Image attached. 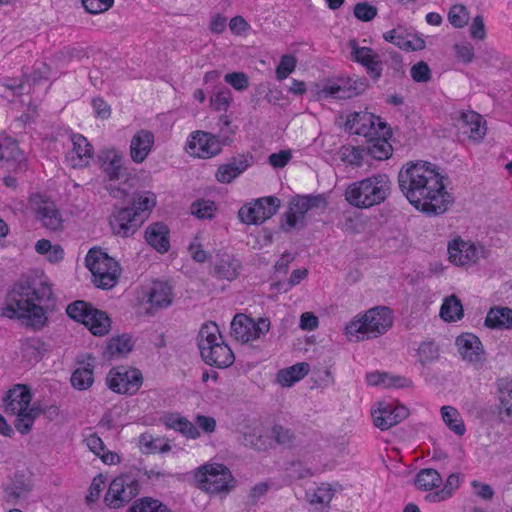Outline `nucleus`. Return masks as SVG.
Wrapping results in <instances>:
<instances>
[{
  "instance_id": "1",
  "label": "nucleus",
  "mask_w": 512,
  "mask_h": 512,
  "mask_svg": "<svg viewBox=\"0 0 512 512\" xmlns=\"http://www.w3.org/2000/svg\"><path fill=\"white\" fill-rule=\"evenodd\" d=\"M443 179L436 165L423 161L409 162L398 173V186L415 209L428 216H438L454 203Z\"/></svg>"
},
{
  "instance_id": "2",
  "label": "nucleus",
  "mask_w": 512,
  "mask_h": 512,
  "mask_svg": "<svg viewBox=\"0 0 512 512\" xmlns=\"http://www.w3.org/2000/svg\"><path fill=\"white\" fill-rule=\"evenodd\" d=\"M391 180L383 173L350 183L344 192L345 200L358 209H368L383 203L391 193Z\"/></svg>"
},
{
  "instance_id": "3",
  "label": "nucleus",
  "mask_w": 512,
  "mask_h": 512,
  "mask_svg": "<svg viewBox=\"0 0 512 512\" xmlns=\"http://www.w3.org/2000/svg\"><path fill=\"white\" fill-rule=\"evenodd\" d=\"M197 342L201 358L207 365L227 368L234 363L235 356L224 342L216 323H204L199 330Z\"/></svg>"
},
{
  "instance_id": "4",
  "label": "nucleus",
  "mask_w": 512,
  "mask_h": 512,
  "mask_svg": "<svg viewBox=\"0 0 512 512\" xmlns=\"http://www.w3.org/2000/svg\"><path fill=\"white\" fill-rule=\"evenodd\" d=\"M393 324L392 312L387 307H374L345 327L350 340L363 341L385 334Z\"/></svg>"
},
{
  "instance_id": "5",
  "label": "nucleus",
  "mask_w": 512,
  "mask_h": 512,
  "mask_svg": "<svg viewBox=\"0 0 512 512\" xmlns=\"http://www.w3.org/2000/svg\"><path fill=\"white\" fill-rule=\"evenodd\" d=\"M0 315L10 319H26V324L34 329H41L47 322L44 309L33 303L20 290H9Z\"/></svg>"
},
{
  "instance_id": "6",
  "label": "nucleus",
  "mask_w": 512,
  "mask_h": 512,
  "mask_svg": "<svg viewBox=\"0 0 512 512\" xmlns=\"http://www.w3.org/2000/svg\"><path fill=\"white\" fill-rule=\"evenodd\" d=\"M85 265L91 272L96 288H114L121 274L119 263L100 248H91Z\"/></svg>"
},
{
  "instance_id": "7",
  "label": "nucleus",
  "mask_w": 512,
  "mask_h": 512,
  "mask_svg": "<svg viewBox=\"0 0 512 512\" xmlns=\"http://www.w3.org/2000/svg\"><path fill=\"white\" fill-rule=\"evenodd\" d=\"M141 470L133 468L112 480L105 494L106 505L113 509L123 507L140 492Z\"/></svg>"
},
{
  "instance_id": "8",
  "label": "nucleus",
  "mask_w": 512,
  "mask_h": 512,
  "mask_svg": "<svg viewBox=\"0 0 512 512\" xmlns=\"http://www.w3.org/2000/svg\"><path fill=\"white\" fill-rule=\"evenodd\" d=\"M194 477L199 488L210 494L228 493L234 487L231 471L220 463L202 465Z\"/></svg>"
},
{
  "instance_id": "9",
  "label": "nucleus",
  "mask_w": 512,
  "mask_h": 512,
  "mask_svg": "<svg viewBox=\"0 0 512 512\" xmlns=\"http://www.w3.org/2000/svg\"><path fill=\"white\" fill-rule=\"evenodd\" d=\"M194 421L195 424L178 413H168L164 416V424L167 428L178 431L190 439L200 437L199 428L207 434L213 433L216 429V420L213 417L199 414Z\"/></svg>"
},
{
  "instance_id": "10",
  "label": "nucleus",
  "mask_w": 512,
  "mask_h": 512,
  "mask_svg": "<svg viewBox=\"0 0 512 512\" xmlns=\"http://www.w3.org/2000/svg\"><path fill=\"white\" fill-rule=\"evenodd\" d=\"M368 86V81L364 77L328 79L318 93L325 98L350 99L363 94Z\"/></svg>"
},
{
  "instance_id": "11",
  "label": "nucleus",
  "mask_w": 512,
  "mask_h": 512,
  "mask_svg": "<svg viewBox=\"0 0 512 512\" xmlns=\"http://www.w3.org/2000/svg\"><path fill=\"white\" fill-rule=\"evenodd\" d=\"M269 318L260 317L257 320L244 314H237L231 322V334L241 343L260 339L270 330Z\"/></svg>"
},
{
  "instance_id": "12",
  "label": "nucleus",
  "mask_w": 512,
  "mask_h": 512,
  "mask_svg": "<svg viewBox=\"0 0 512 512\" xmlns=\"http://www.w3.org/2000/svg\"><path fill=\"white\" fill-rule=\"evenodd\" d=\"M106 382L115 393L133 395L141 388L143 376L136 368L118 366L109 371Z\"/></svg>"
},
{
  "instance_id": "13",
  "label": "nucleus",
  "mask_w": 512,
  "mask_h": 512,
  "mask_svg": "<svg viewBox=\"0 0 512 512\" xmlns=\"http://www.w3.org/2000/svg\"><path fill=\"white\" fill-rule=\"evenodd\" d=\"M228 144L226 134L214 135L204 131H196L191 135L187 148L190 155L208 159L219 154L224 145Z\"/></svg>"
},
{
  "instance_id": "14",
  "label": "nucleus",
  "mask_w": 512,
  "mask_h": 512,
  "mask_svg": "<svg viewBox=\"0 0 512 512\" xmlns=\"http://www.w3.org/2000/svg\"><path fill=\"white\" fill-rule=\"evenodd\" d=\"M279 206L280 200L277 197H263L240 208L238 216L243 223L257 225L275 215Z\"/></svg>"
},
{
  "instance_id": "15",
  "label": "nucleus",
  "mask_w": 512,
  "mask_h": 512,
  "mask_svg": "<svg viewBox=\"0 0 512 512\" xmlns=\"http://www.w3.org/2000/svg\"><path fill=\"white\" fill-rule=\"evenodd\" d=\"M345 129L350 133L366 138L375 137L379 131L387 130L385 123L380 121L374 114L360 111L353 112L347 116Z\"/></svg>"
},
{
  "instance_id": "16",
  "label": "nucleus",
  "mask_w": 512,
  "mask_h": 512,
  "mask_svg": "<svg viewBox=\"0 0 512 512\" xmlns=\"http://www.w3.org/2000/svg\"><path fill=\"white\" fill-rule=\"evenodd\" d=\"M348 47L351 50L352 61L362 65L373 80L376 81L381 78L382 60L372 48L360 47L356 39H350L348 41Z\"/></svg>"
},
{
  "instance_id": "17",
  "label": "nucleus",
  "mask_w": 512,
  "mask_h": 512,
  "mask_svg": "<svg viewBox=\"0 0 512 512\" xmlns=\"http://www.w3.org/2000/svg\"><path fill=\"white\" fill-rule=\"evenodd\" d=\"M98 162L104 175L110 181L128 179L129 172L127 167L124 166V156L117 149L107 148L100 150Z\"/></svg>"
},
{
  "instance_id": "18",
  "label": "nucleus",
  "mask_w": 512,
  "mask_h": 512,
  "mask_svg": "<svg viewBox=\"0 0 512 512\" xmlns=\"http://www.w3.org/2000/svg\"><path fill=\"white\" fill-rule=\"evenodd\" d=\"M109 224L114 235L126 238L132 236L143 221L128 207L116 208L110 216Z\"/></svg>"
},
{
  "instance_id": "19",
  "label": "nucleus",
  "mask_w": 512,
  "mask_h": 512,
  "mask_svg": "<svg viewBox=\"0 0 512 512\" xmlns=\"http://www.w3.org/2000/svg\"><path fill=\"white\" fill-rule=\"evenodd\" d=\"M447 250L450 262L457 266L475 264L483 253L482 247L462 239H454L449 242Z\"/></svg>"
},
{
  "instance_id": "20",
  "label": "nucleus",
  "mask_w": 512,
  "mask_h": 512,
  "mask_svg": "<svg viewBox=\"0 0 512 512\" xmlns=\"http://www.w3.org/2000/svg\"><path fill=\"white\" fill-rule=\"evenodd\" d=\"M455 344L463 360L479 367L485 361V351L479 338L471 333H463L456 338Z\"/></svg>"
},
{
  "instance_id": "21",
  "label": "nucleus",
  "mask_w": 512,
  "mask_h": 512,
  "mask_svg": "<svg viewBox=\"0 0 512 512\" xmlns=\"http://www.w3.org/2000/svg\"><path fill=\"white\" fill-rule=\"evenodd\" d=\"M34 200L35 218L42 226L50 231H61L63 229V219L56 204L52 201L42 199Z\"/></svg>"
},
{
  "instance_id": "22",
  "label": "nucleus",
  "mask_w": 512,
  "mask_h": 512,
  "mask_svg": "<svg viewBox=\"0 0 512 512\" xmlns=\"http://www.w3.org/2000/svg\"><path fill=\"white\" fill-rule=\"evenodd\" d=\"M459 135L474 142L481 141L486 135L485 121L474 111L461 112L456 123Z\"/></svg>"
},
{
  "instance_id": "23",
  "label": "nucleus",
  "mask_w": 512,
  "mask_h": 512,
  "mask_svg": "<svg viewBox=\"0 0 512 512\" xmlns=\"http://www.w3.org/2000/svg\"><path fill=\"white\" fill-rule=\"evenodd\" d=\"M0 166L13 171L25 169L23 152L17 142L10 137H0Z\"/></svg>"
},
{
  "instance_id": "24",
  "label": "nucleus",
  "mask_w": 512,
  "mask_h": 512,
  "mask_svg": "<svg viewBox=\"0 0 512 512\" xmlns=\"http://www.w3.org/2000/svg\"><path fill=\"white\" fill-rule=\"evenodd\" d=\"M253 156L249 153L232 157L227 163L221 164L215 174L216 180L228 184L251 166Z\"/></svg>"
},
{
  "instance_id": "25",
  "label": "nucleus",
  "mask_w": 512,
  "mask_h": 512,
  "mask_svg": "<svg viewBox=\"0 0 512 512\" xmlns=\"http://www.w3.org/2000/svg\"><path fill=\"white\" fill-rule=\"evenodd\" d=\"M408 416V409L402 405L384 404L372 412L374 425L387 430Z\"/></svg>"
},
{
  "instance_id": "26",
  "label": "nucleus",
  "mask_w": 512,
  "mask_h": 512,
  "mask_svg": "<svg viewBox=\"0 0 512 512\" xmlns=\"http://www.w3.org/2000/svg\"><path fill=\"white\" fill-rule=\"evenodd\" d=\"M72 149L66 154V161L73 168L87 166L93 156V147L80 134L71 135Z\"/></svg>"
},
{
  "instance_id": "27",
  "label": "nucleus",
  "mask_w": 512,
  "mask_h": 512,
  "mask_svg": "<svg viewBox=\"0 0 512 512\" xmlns=\"http://www.w3.org/2000/svg\"><path fill=\"white\" fill-rule=\"evenodd\" d=\"M32 395L29 388L23 384H16L10 389L3 398L5 404V412L7 414H15L17 412L30 409Z\"/></svg>"
},
{
  "instance_id": "28",
  "label": "nucleus",
  "mask_w": 512,
  "mask_h": 512,
  "mask_svg": "<svg viewBox=\"0 0 512 512\" xmlns=\"http://www.w3.org/2000/svg\"><path fill=\"white\" fill-rule=\"evenodd\" d=\"M383 38L405 51H419L425 48V41L402 27L394 28L383 34Z\"/></svg>"
},
{
  "instance_id": "29",
  "label": "nucleus",
  "mask_w": 512,
  "mask_h": 512,
  "mask_svg": "<svg viewBox=\"0 0 512 512\" xmlns=\"http://www.w3.org/2000/svg\"><path fill=\"white\" fill-rule=\"evenodd\" d=\"M242 270L241 262L227 252H218L213 267L216 277L228 281L236 279Z\"/></svg>"
},
{
  "instance_id": "30",
  "label": "nucleus",
  "mask_w": 512,
  "mask_h": 512,
  "mask_svg": "<svg viewBox=\"0 0 512 512\" xmlns=\"http://www.w3.org/2000/svg\"><path fill=\"white\" fill-rule=\"evenodd\" d=\"M154 144V135L148 130L138 131L130 142V157L135 163H142Z\"/></svg>"
},
{
  "instance_id": "31",
  "label": "nucleus",
  "mask_w": 512,
  "mask_h": 512,
  "mask_svg": "<svg viewBox=\"0 0 512 512\" xmlns=\"http://www.w3.org/2000/svg\"><path fill=\"white\" fill-rule=\"evenodd\" d=\"M334 495L335 489L330 484L321 483L316 488L306 492V499L313 510L325 512L328 510Z\"/></svg>"
},
{
  "instance_id": "32",
  "label": "nucleus",
  "mask_w": 512,
  "mask_h": 512,
  "mask_svg": "<svg viewBox=\"0 0 512 512\" xmlns=\"http://www.w3.org/2000/svg\"><path fill=\"white\" fill-rule=\"evenodd\" d=\"M135 341L132 335L128 333H123L121 335H117L111 337L108 340L105 355L109 358H122L128 355L134 348Z\"/></svg>"
},
{
  "instance_id": "33",
  "label": "nucleus",
  "mask_w": 512,
  "mask_h": 512,
  "mask_svg": "<svg viewBox=\"0 0 512 512\" xmlns=\"http://www.w3.org/2000/svg\"><path fill=\"white\" fill-rule=\"evenodd\" d=\"M389 134L388 129L382 130L375 137L368 138L365 150L376 160H386L392 155V146L386 138Z\"/></svg>"
},
{
  "instance_id": "34",
  "label": "nucleus",
  "mask_w": 512,
  "mask_h": 512,
  "mask_svg": "<svg viewBox=\"0 0 512 512\" xmlns=\"http://www.w3.org/2000/svg\"><path fill=\"white\" fill-rule=\"evenodd\" d=\"M157 197L150 191L135 192L131 199L129 209H133L138 217L144 222L156 206Z\"/></svg>"
},
{
  "instance_id": "35",
  "label": "nucleus",
  "mask_w": 512,
  "mask_h": 512,
  "mask_svg": "<svg viewBox=\"0 0 512 512\" xmlns=\"http://www.w3.org/2000/svg\"><path fill=\"white\" fill-rule=\"evenodd\" d=\"M309 211V204H307L304 196H297L289 205V210L285 214L286 221L282 224V228L286 231L296 227L298 223H303L305 214Z\"/></svg>"
},
{
  "instance_id": "36",
  "label": "nucleus",
  "mask_w": 512,
  "mask_h": 512,
  "mask_svg": "<svg viewBox=\"0 0 512 512\" xmlns=\"http://www.w3.org/2000/svg\"><path fill=\"white\" fill-rule=\"evenodd\" d=\"M310 370L306 362L296 363L288 368H284L277 373V382L283 387H291L296 382L303 379Z\"/></svg>"
},
{
  "instance_id": "37",
  "label": "nucleus",
  "mask_w": 512,
  "mask_h": 512,
  "mask_svg": "<svg viewBox=\"0 0 512 512\" xmlns=\"http://www.w3.org/2000/svg\"><path fill=\"white\" fill-rule=\"evenodd\" d=\"M366 381L371 386H382L384 388H403L411 384V381L407 378L378 371L368 373L366 375Z\"/></svg>"
},
{
  "instance_id": "38",
  "label": "nucleus",
  "mask_w": 512,
  "mask_h": 512,
  "mask_svg": "<svg viewBox=\"0 0 512 512\" xmlns=\"http://www.w3.org/2000/svg\"><path fill=\"white\" fill-rule=\"evenodd\" d=\"M485 325L492 329L512 328V309L508 307H494L488 312Z\"/></svg>"
},
{
  "instance_id": "39",
  "label": "nucleus",
  "mask_w": 512,
  "mask_h": 512,
  "mask_svg": "<svg viewBox=\"0 0 512 512\" xmlns=\"http://www.w3.org/2000/svg\"><path fill=\"white\" fill-rule=\"evenodd\" d=\"M47 350L46 343L39 338H28L21 344L22 357L29 363L39 362Z\"/></svg>"
},
{
  "instance_id": "40",
  "label": "nucleus",
  "mask_w": 512,
  "mask_h": 512,
  "mask_svg": "<svg viewBox=\"0 0 512 512\" xmlns=\"http://www.w3.org/2000/svg\"><path fill=\"white\" fill-rule=\"evenodd\" d=\"M84 325L94 336L101 337L109 333L111 320L105 312L95 308Z\"/></svg>"
},
{
  "instance_id": "41",
  "label": "nucleus",
  "mask_w": 512,
  "mask_h": 512,
  "mask_svg": "<svg viewBox=\"0 0 512 512\" xmlns=\"http://www.w3.org/2000/svg\"><path fill=\"white\" fill-rule=\"evenodd\" d=\"M441 416L447 427L458 436L466 432L465 424L458 410L452 406H443Z\"/></svg>"
},
{
  "instance_id": "42",
  "label": "nucleus",
  "mask_w": 512,
  "mask_h": 512,
  "mask_svg": "<svg viewBox=\"0 0 512 512\" xmlns=\"http://www.w3.org/2000/svg\"><path fill=\"white\" fill-rule=\"evenodd\" d=\"M459 484V475L451 474L448 476L446 483L442 489L427 494L425 496V499L430 503L445 501L449 499L453 495V493L458 489Z\"/></svg>"
},
{
  "instance_id": "43",
  "label": "nucleus",
  "mask_w": 512,
  "mask_h": 512,
  "mask_svg": "<svg viewBox=\"0 0 512 512\" xmlns=\"http://www.w3.org/2000/svg\"><path fill=\"white\" fill-rule=\"evenodd\" d=\"M499 393V413L512 417V381L500 379L497 382Z\"/></svg>"
},
{
  "instance_id": "44",
  "label": "nucleus",
  "mask_w": 512,
  "mask_h": 512,
  "mask_svg": "<svg viewBox=\"0 0 512 512\" xmlns=\"http://www.w3.org/2000/svg\"><path fill=\"white\" fill-rule=\"evenodd\" d=\"M442 481V477L438 471L432 468H425L417 473L415 484L419 489L429 491L438 488L442 484Z\"/></svg>"
},
{
  "instance_id": "45",
  "label": "nucleus",
  "mask_w": 512,
  "mask_h": 512,
  "mask_svg": "<svg viewBox=\"0 0 512 512\" xmlns=\"http://www.w3.org/2000/svg\"><path fill=\"white\" fill-rule=\"evenodd\" d=\"M440 316L447 322H453L461 319L463 316V306L461 301L455 295L447 297L441 306Z\"/></svg>"
},
{
  "instance_id": "46",
  "label": "nucleus",
  "mask_w": 512,
  "mask_h": 512,
  "mask_svg": "<svg viewBox=\"0 0 512 512\" xmlns=\"http://www.w3.org/2000/svg\"><path fill=\"white\" fill-rule=\"evenodd\" d=\"M71 384L77 390H87L94 382L93 365L77 368L71 375Z\"/></svg>"
},
{
  "instance_id": "47",
  "label": "nucleus",
  "mask_w": 512,
  "mask_h": 512,
  "mask_svg": "<svg viewBox=\"0 0 512 512\" xmlns=\"http://www.w3.org/2000/svg\"><path fill=\"white\" fill-rule=\"evenodd\" d=\"M262 430V427L258 424L246 426L242 433L241 443L258 450L264 449L265 443Z\"/></svg>"
},
{
  "instance_id": "48",
  "label": "nucleus",
  "mask_w": 512,
  "mask_h": 512,
  "mask_svg": "<svg viewBox=\"0 0 512 512\" xmlns=\"http://www.w3.org/2000/svg\"><path fill=\"white\" fill-rule=\"evenodd\" d=\"M94 309L90 303L76 300L67 306L66 313L73 320L84 324Z\"/></svg>"
},
{
  "instance_id": "49",
  "label": "nucleus",
  "mask_w": 512,
  "mask_h": 512,
  "mask_svg": "<svg viewBox=\"0 0 512 512\" xmlns=\"http://www.w3.org/2000/svg\"><path fill=\"white\" fill-rule=\"evenodd\" d=\"M40 414V411L36 407H31L26 411L17 412L14 425L21 434H27L30 432L36 417Z\"/></svg>"
},
{
  "instance_id": "50",
  "label": "nucleus",
  "mask_w": 512,
  "mask_h": 512,
  "mask_svg": "<svg viewBox=\"0 0 512 512\" xmlns=\"http://www.w3.org/2000/svg\"><path fill=\"white\" fill-rule=\"evenodd\" d=\"M31 491V486L22 480L13 481L6 489V500L15 504L19 499L26 498Z\"/></svg>"
},
{
  "instance_id": "51",
  "label": "nucleus",
  "mask_w": 512,
  "mask_h": 512,
  "mask_svg": "<svg viewBox=\"0 0 512 512\" xmlns=\"http://www.w3.org/2000/svg\"><path fill=\"white\" fill-rule=\"evenodd\" d=\"M156 294V290H150L147 292L142 298L137 297L138 299V311L139 315L143 316H153L156 314L160 301L154 300Z\"/></svg>"
},
{
  "instance_id": "52",
  "label": "nucleus",
  "mask_w": 512,
  "mask_h": 512,
  "mask_svg": "<svg viewBox=\"0 0 512 512\" xmlns=\"http://www.w3.org/2000/svg\"><path fill=\"white\" fill-rule=\"evenodd\" d=\"M439 356V348L434 341H423L417 349V357L422 365L435 361Z\"/></svg>"
},
{
  "instance_id": "53",
  "label": "nucleus",
  "mask_w": 512,
  "mask_h": 512,
  "mask_svg": "<svg viewBox=\"0 0 512 512\" xmlns=\"http://www.w3.org/2000/svg\"><path fill=\"white\" fill-rule=\"evenodd\" d=\"M448 20L455 28H463L468 23L469 12L463 4H455L449 10Z\"/></svg>"
},
{
  "instance_id": "54",
  "label": "nucleus",
  "mask_w": 512,
  "mask_h": 512,
  "mask_svg": "<svg viewBox=\"0 0 512 512\" xmlns=\"http://www.w3.org/2000/svg\"><path fill=\"white\" fill-rule=\"evenodd\" d=\"M215 204L210 200H197L191 205V212L199 219H211L214 216Z\"/></svg>"
},
{
  "instance_id": "55",
  "label": "nucleus",
  "mask_w": 512,
  "mask_h": 512,
  "mask_svg": "<svg viewBox=\"0 0 512 512\" xmlns=\"http://www.w3.org/2000/svg\"><path fill=\"white\" fill-rule=\"evenodd\" d=\"M127 512H160V502L151 497H143L135 501Z\"/></svg>"
},
{
  "instance_id": "56",
  "label": "nucleus",
  "mask_w": 512,
  "mask_h": 512,
  "mask_svg": "<svg viewBox=\"0 0 512 512\" xmlns=\"http://www.w3.org/2000/svg\"><path fill=\"white\" fill-rule=\"evenodd\" d=\"M296 58L293 55H283L276 68V77L278 80L286 79L296 67Z\"/></svg>"
},
{
  "instance_id": "57",
  "label": "nucleus",
  "mask_w": 512,
  "mask_h": 512,
  "mask_svg": "<svg viewBox=\"0 0 512 512\" xmlns=\"http://www.w3.org/2000/svg\"><path fill=\"white\" fill-rule=\"evenodd\" d=\"M353 13L358 20L369 22L377 16V8L367 2H361L354 6Z\"/></svg>"
},
{
  "instance_id": "58",
  "label": "nucleus",
  "mask_w": 512,
  "mask_h": 512,
  "mask_svg": "<svg viewBox=\"0 0 512 512\" xmlns=\"http://www.w3.org/2000/svg\"><path fill=\"white\" fill-rule=\"evenodd\" d=\"M232 101L229 89H221L211 97V106L217 111H226Z\"/></svg>"
},
{
  "instance_id": "59",
  "label": "nucleus",
  "mask_w": 512,
  "mask_h": 512,
  "mask_svg": "<svg viewBox=\"0 0 512 512\" xmlns=\"http://www.w3.org/2000/svg\"><path fill=\"white\" fill-rule=\"evenodd\" d=\"M410 73L415 82L426 83L431 79V70L428 64L424 61H420L413 65Z\"/></svg>"
},
{
  "instance_id": "60",
  "label": "nucleus",
  "mask_w": 512,
  "mask_h": 512,
  "mask_svg": "<svg viewBox=\"0 0 512 512\" xmlns=\"http://www.w3.org/2000/svg\"><path fill=\"white\" fill-rule=\"evenodd\" d=\"M114 0H82V5L90 14H100L112 7Z\"/></svg>"
},
{
  "instance_id": "61",
  "label": "nucleus",
  "mask_w": 512,
  "mask_h": 512,
  "mask_svg": "<svg viewBox=\"0 0 512 512\" xmlns=\"http://www.w3.org/2000/svg\"><path fill=\"white\" fill-rule=\"evenodd\" d=\"M224 80L237 91H243L247 89L249 86L248 77L243 72L227 73L224 77Z\"/></svg>"
},
{
  "instance_id": "62",
  "label": "nucleus",
  "mask_w": 512,
  "mask_h": 512,
  "mask_svg": "<svg viewBox=\"0 0 512 512\" xmlns=\"http://www.w3.org/2000/svg\"><path fill=\"white\" fill-rule=\"evenodd\" d=\"M105 486V477L101 474L94 477L89 488V493L86 496L87 503H94L100 496V493Z\"/></svg>"
},
{
  "instance_id": "63",
  "label": "nucleus",
  "mask_w": 512,
  "mask_h": 512,
  "mask_svg": "<svg viewBox=\"0 0 512 512\" xmlns=\"http://www.w3.org/2000/svg\"><path fill=\"white\" fill-rule=\"evenodd\" d=\"M146 242L156 251L160 252V223H154L145 231Z\"/></svg>"
},
{
  "instance_id": "64",
  "label": "nucleus",
  "mask_w": 512,
  "mask_h": 512,
  "mask_svg": "<svg viewBox=\"0 0 512 512\" xmlns=\"http://www.w3.org/2000/svg\"><path fill=\"white\" fill-rule=\"evenodd\" d=\"M290 150H281L278 153H272L268 157L269 164L274 168H283L291 159Z\"/></svg>"
}]
</instances>
